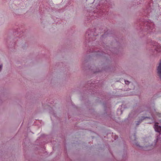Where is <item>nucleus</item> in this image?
<instances>
[{
    "mask_svg": "<svg viewBox=\"0 0 161 161\" xmlns=\"http://www.w3.org/2000/svg\"><path fill=\"white\" fill-rule=\"evenodd\" d=\"M125 84H126V85L129 84L130 83L129 81L128 80H125Z\"/></svg>",
    "mask_w": 161,
    "mask_h": 161,
    "instance_id": "39448f33",
    "label": "nucleus"
},
{
    "mask_svg": "<svg viewBox=\"0 0 161 161\" xmlns=\"http://www.w3.org/2000/svg\"><path fill=\"white\" fill-rule=\"evenodd\" d=\"M139 124V123H136L137 125H138Z\"/></svg>",
    "mask_w": 161,
    "mask_h": 161,
    "instance_id": "1a4fd4ad",
    "label": "nucleus"
},
{
    "mask_svg": "<svg viewBox=\"0 0 161 161\" xmlns=\"http://www.w3.org/2000/svg\"><path fill=\"white\" fill-rule=\"evenodd\" d=\"M153 45L156 46L155 48L156 51L158 52L161 51V46L160 45L158 44L157 43H155V44Z\"/></svg>",
    "mask_w": 161,
    "mask_h": 161,
    "instance_id": "f03ea898",
    "label": "nucleus"
},
{
    "mask_svg": "<svg viewBox=\"0 0 161 161\" xmlns=\"http://www.w3.org/2000/svg\"><path fill=\"white\" fill-rule=\"evenodd\" d=\"M141 121H142V120H140L139 121V123H141Z\"/></svg>",
    "mask_w": 161,
    "mask_h": 161,
    "instance_id": "0eeeda50",
    "label": "nucleus"
},
{
    "mask_svg": "<svg viewBox=\"0 0 161 161\" xmlns=\"http://www.w3.org/2000/svg\"><path fill=\"white\" fill-rule=\"evenodd\" d=\"M154 128L155 130L157 132H159L161 131V127L156 124H155Z\"/></svg>",
    "mask_w": 161,
    "mask_h": 161,
    "instance_id": "20e7f679",
    "label": "nucleus"
},
{
    "mask_svg": "<svg viewBox=\"0 0 161 161\" xmlns=\"http://www.w3.org/2000/svg\"><path fill=\"white\" fill-rule=\"evenodd\" d=\"M157 71L158 75L161 79V59L160 60L159 65L157 68Z\"/></svg>",
    "mask_w": 161,
    "mask_h": 161,
    "instance_id": "f257e3e1",
    "label": "nucleus"
},
{
    "mask_svg": "<svg viewBox=\"0 0 161 161\" xmlns=\"http://www.w3.org/2000/svg\"><path fill=\"white\" fill-rule=\"evenodd\" d=\"M142 119H144V118L143 117H142Z\"/></svg>",
    "mask_w": 161,
    "mask_h": 161,
    "instance_id": "6e6552de",
    "label": "nucleus"
},
{
    "mask_svg": "<svg viewBox=\"0 0 161 161\" xmlns=\"http://www.w3.org/2000/svg\"><path fill=\"white\" fill-rule=\"evenodd\" d=\"M95 35L94 33H93V32L90 30H88L86 33V36H87L89 38H91L92 36H94Z\"/></svg>",
    "mask_w": 161,
    "mask_h": 161,
    "instance_id": "7ed1b4c3",
    "label": "nucleus"
},
{
    "mask_svg": "<svg viewBox=\"0 0 161 161\" xmlns=\"http://www.w3.org/2000/svg\"><path fill=\"white\" fill-rule=\"evenodd\" d=\"M2 67H3L2 65V64L0 65V71L1 70V69H2Z\"/></svg>",
    "mask_w": 161,
    "mask_h": 161,
    "instance_id": "423d86ee",
    "label": "nucleus"
}]
</instances>
